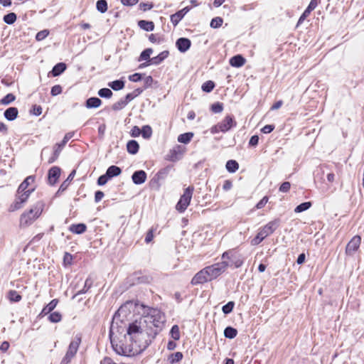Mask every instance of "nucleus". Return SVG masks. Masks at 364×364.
Listing matches in <instances>:
<instances>
[{"mask_svg": "<svg viewBox=\"0 0 364 364\" xmlns=\"http://www.w3.org/2000/svg\"><path fill=\"white\" fill-rule=\"evenodd\" d=\"M141 306L144 309L143 323L151 331V332L146 331V334H158L161 331L166 321L164 314L158 309L150 308L144 305H141Z\"/></svg>", "mask_w": 364, "mask_h": 364, "instance_id": "nucleus-1", "label": "nucleus"}, {"mask_svg": "<svg viewBox=\"0 0 364 364\" xmlns=\"http://www.w3.org/2000/svg\"><path fill=\"white\" fill-rule=\"evenodd\" d=\"M119 327L117 323L114 324V322L112 323L110 329H109V338L112 344V347L113 350L118 354L121 355H126L127 353V348L124 347L123 344L119 341L118 334L122 333L124 332V329L120 332Z\"/></svg>", "mask_w": 364, "mask_h": 364, "instance_id": "nucleus-2", "label": "nucleus"}, {"mask_svg": "<svg viewBox=\"0 0 364 364\" xmlns=\"http://www.w3.org/2000/svg\"><path fill=\"white\" fill-rule=\"evenodd\" d=\"M280 220L279 219H275L269 222L267 225L263 226L259 230L255 237H254L251 240L252 245H259L264 239H265L267 236L272 234L279 226Z\"/></svg>", "mask_w": 364, "mask_h": 364, "instance_id": "nucleus-3", "label": "nucleus"}, {"mask_svg": "<svg viewBox=\"0 0 364 364\" xmlns=\"http://www.w3.org/2000/svg\"><path fill=\"white\" fill-rule=\"evenodd\" d=\"M43 211V204L37 203L28 211L24 212L20 218V225L23 227H27L31 225L41 214Z\"/></svg>", "mask_w": 364, "mask_h": 364, "instance_id": "nucleus-4", "label": "nucleus"}, {"mask_svg": "<svg viewBox=\"0 0 364 364\" xmlns=\"http://www.w3.org/2000/svg\"><path fill=\"white\" fill-rule=\"evenodd\" d=\"M144 323L142 318L139 321L136 320L134 322L129 323L127 328V334L130 339L135 343L144 336Z\"/></svg>", "mask_w": 364, "mask_h": 364, "instance_id": "nucleus-5", "label": "nucleus"}, {"mask_svg": "<svg viewBox=\"0 0 364 364\" xmlns=\"http://www.w3.org/2000/svg\"><path fill=\"white\" fill-rule=\"evenodd\" d=\"M237 126V122L234 117L231 115L226 116L220 122L213 126L210 129L212 134H217L219 132H227L231 128Z\"/></svg>", "mask_w": 364, "mask_h": 364, "instance_id": "nucleus-6", "label": "nucleus"}, {"mask_svg": "<svg viewBox=\"0 0 364 364\" xmlns=\"http://www.w3.org/2000/svg\"><path fill=\"white\" fill-rule=\"evenodd\" d=\"M229 265L230 263L228 261H222L205 267L210 281L216 279L225 272Z\"/></svg>", "mask_w": 364, "mask_h": 364, "instance_id": "nucleus-7", "label": "nucleus"}, {"mask_svg": "<svg viewBox=\"0 0 364 364\" xmlns=\"http://www.w3.org/2000/svg\"><path fill=\"white\" fill-rule=\"evenodd\" d=\"M222 261H228L230 263L229 267L235 268L240 267L244 263L242 257L233 250H229L223 253Z\"/></svg>", "mask_w": 364, "mask_h": 364, "instance_id": "nucleus-8", "label": "nucleus"}, {"mask_svg": "<svg viewBox=\"0 0 364 364\" xmlns=\"http://www.w3.org/2000/svg\"><path fill=\"white\" fill-rule=\"evenodd\" d=\"M81 343V337L76 336L74 339L70 342L68 349L65 355L63 358L60 364H68L73 358L75 355L79 346Z\"/></svg>", "mask_w": 364, "mask_h": 364, "instance_id": "nucleus-9", "label": "nucleus"}, {"mask_svg": "<svg viewBox=\"0 0 364 364\" xmlns=\"http://www.w3.org/2000/svg\"><path fill=\"white\" fill-rule=\"evenodd\" d=\"M194 188L193 186H188L184 190L183 194L181 196L176 208L180 213L184 212L190 204L192 198Z\"/></svg>", "mask_w": 364, "mask_h": 364, "instance_id": "nucleus-10", "label": "nucleus"}, {"mask_svg": "<svg viewBox=\"0 0 364 364\" xmlns=\"http://www.w3.org/2000/svg\"><path fill=\"white\" fill-rule=\"evenodd\" d=\"M33 190L34 188H31L22 191L21 193L17 192L14 202L9 207V211L13 212L21 208Z\"/></svg>", "mask_w": 364, "mask_h": 364, "instance_id": "nucleus-11", "label": "nucleus"}, {"mask_svg": "<svg viewBox=\"0 0 364 364\" xmlns=\"http://www.w3.org/2000/svg\"><path fill=\"white\" fill-rule=\"evenodd\" d=\"M361 243V237L359 235L354 236L347 244L346 253L348 255L353 256L360 247Z\"/></svg>", "mask_w": 364, "mask_h": 364, "instance_id": "nucleus-12", "label": "nucleus"}, {"mask_svg": "<svg viewBox=\"0 0 364 364\" xmlns=\"http://www.w3.org/2000/svg\"><path fill=\"white\" fill-rule=\"evenodd\" d=\"M210 281L208 275L207 274V271L205 268L199 271L191 279V284L198 285Z\"/></svg>", "mask_w": 364, "mask_h": 364, "instance_id": "nucleus-13", "label": "nucleus"}, {"mask_svg": "<svg viewBox=\"0 0 364 364\" xmlns=\"http://www.w3.org/2000/svg\"><path fill=\"white\" fill-rule=\"evenodd\" d=\"M60 168L58 166H53L48 171V181L50 185H54L60 176Z\"/></svg>", "mask_w": 364, "mask_h": 364, "instance_id": "nucleus-14", "label": "nucleus"}, {"mask_svg": "<svg viewBox=\"0 0 364 364\" xmlns=\"http://www.w3.org/2000/svg\"><path fill=\"white\" fill-rule=\"evenodd\" d=\"M146 173L143 170L136 171L132 176V181L136 185L144 183L146 180Z\"/></svg>", "mask_w": 364, "mask_h": 364, "instance_id": "nucleus-15", "label": "nucleus"}, {"mask_svg": "<svg viewBox=\"0 0 364 364\" xmlns=\"http://www.w3.org/2000/svg\"><path fill=\"white\" fill-rule=\"evenodd\" d=\"M176 46L180 52L185 53L190 48L191 41L186 38H179L176 42Z\"/></svg>", "mask_w": 364, "mask_h": 364, "instance_id": "nucleus-16", "label": "nucleus"}, {"mask_svg": "<svg viewBox=\"0 0 364 364\" xmlns=\"http://www.w3.org/2000/svg\"><path fill=\"white\" fill-rule=\"evenodd\" d=\"M328 171V166L326 165H321L318 166L314 172V181H324V176H326V172Z\"/></svg>", "mask_w": 364, "mask_h": 364, "instance_id": "nucleus-17", "label": "nucleus"}, {"mask_svg": "<svg viewBox=\"0 0 364 364\" xmlns=\"http://www.w3.org/2000/svg\"><path fill=\"white\" fill-rule=\"evenodd\" d=\"M93 279L91 278V277H88L85 282V284H84V287L82 289L80 290H78L73 296V299H74L75 298H76L78 295H80V294H85L86 292H87L89 291V289L92 287V284H93Z\"/></svg>", "mask_w": 364, "mask_h": 364, "instance_id": "nucleus-18", "label": "nucleus"}, {"mask_svg": "<svg viewBox=\"0 0 364 364\" xmlns=\"http://www.w3.org/2000/svg\"><path fill=\"white\" fill-rule=\"evenodd\" d=\"M18 114V109L14 107H11L4 111V115L7 120L13 121L17 117Z\"/></svg>", "mask_w": 364, "mask_h": 364, "instance_id": "nucleus-19", "label": "nucleus"}, {"mask_svg": "<svg viewBox=\"0 0 364 364\" xmlns=\"http://www.w3.org/2000/svg\"><path fill=\"white\" fill-rule=\"evenodd\" d=\"M102 105V100L96 97L88 98L85 102V107L87 109L97 108Z\"/></svg>", "mask_w": 364, "mask_h": 364, "instance_id": "nucleus-20", "label": "nucleus"}, {"mask_svg": "<svg viewBox=\"0 0 364 364\" xmlns=\"http://www.w3.org/2000/svg\"><path fill=\"white\" fill-rule=\"evenodd\" d=\"M245 63V59L241 55H236L230 59V64L235 68L242 67Z\"/></svg>", "mask_w": 364, "mask_h": 364, "instance_id": "nucleus-21", "label": "nucleus"}, {"mask_svg": "<svg viewBox=\"0 0 364 364\" xmlns=\"http://www.w3.org/2000/svg\"><path fill=\"white\" fill-rule=\"evenodd\" d=\"M87 230V226L84 223L73 224L69 227V230L75 234H82Z\"/></svg>", "mask_w": 364, "mask_h": 364, "instance_id": "nucleus-22", "label": "nucleus"}, {"mask_svg": "<svg viewBox=\"0 0 364 364\" xmlns=\"http://www.w3.org/2000/svg\"><path fill=\"white\" fill-rule=\"evenodd\" d=\"M74 136V132H68L67 133L64 137H63V141L59 143V144H56L54 147H53V149L55 150H58L59 153L60 154L62 149L64 148V146H65V144H67V142L72 138Z\"/></svg>", "mask_w": 364, "mask_h": 364, "instance_id": "nucleus-23", "label": "nucleus"}, {"mask_svg": "<svg viewBox=\"0 0 364 364\" xmlns=\"http://www.w3.org/2000/svg\"><path fill=\"white\" fill-rule=\"evenodd\" d=\"M168 54L169 53L168 50L162 51L157 56H155L149 59V62H151V63L153 65H159L168 56Z\"/></svg>", "mask_w": 364, "mask_h": 364, "instance_id": "nucleus-24", "label": "nucleus"}, {"mask_svg": "<svg viewBox=\"0 0 364 364\" xmlns=\"http://www.w3.org/2000/svg\"><path fill=\"white\" fill-rule=\"evenodd\" d=\"M66 64L64 63H58L53 68L50 73L52 76L57 77L61 75L66 70Z\"/></svg>", "mask_w": 364, "mask_h": 364, "instance_id": "nucleus-25", "label": "nucleus"}, {"mask_svg": "<svg viewBox=\"0 0 364 364\" xmlns=\"http://www.w3.org/2000/svg\"><path fill=\"white\" fill-rule=\"evenodd\" d=\"M35 181V177L33 176H28L18 186V193H21L22 191H24L26 190H28V186L33 183Z\"/></svg>", "mask_w": 364, "mask_h": 364, "instance_id": "nucleus-26", "label": "nucleus"}, {"mask_svg": "<svg viewBox=\"0 0 364 364\" xmlns=\"http://www.w3.org/2000/svg\"><path fill=\"white\" fill-rule=\"evenodd\" d=\"M139 149V145L136 140H129L127 144V150L131 154H136Z\"/></svg>", "mask_w": 364, "mask_h": 364, "instance_id": "nucleus-27", "label": "nucleus"}, {"mask_svg": "<svg viewBox=\"0 0 364 364\" xmlns=\"http://www.w3.org/2000/svg\"><path fill=\"white\" fill-rule=\"evenodd\" d=\"M183 150L181 146H177L170 151V160L175 161L179 159L178 155L182 156Z\"/></svg>", "mask_w": 364, "mask_h": 364, "instance_id": "nucleus-28", "label": "nucleus"}, {"mask_svg": "<svg viewBox=\"0 0 364 364\" xmlns=\"http://www.w3.org/2000/svg\"><path fill=\"white\" fill-rule=\"evenodd\" d=\"M58 303V299H53L49 304L43 307L41 312V315H46L51 313V311L56 307Z\"/></svg>", "mask_w": 364, "mask_h": 364, "instance_id": "nucleus-29", "label": "nucleus"}, {"mask_svg": "<svg viewBox=\"0 0 364 364\" xmlns=\"http://www.w3.org/2000/svg\"><path fill=\"white\" fill-rule=\"evenodd\" d=\"M121 173H122L121 168L114 165L109 166L106 171V173H107V176L109 177V178L117 176L120 175Z\"/></svg>", "mask_w": 364, "mask_h": 364, "instance_id": "nucleus-30", "label": "nucleus"}, {"mask_svg": "<svg viewBox=\"0 0 364 364\" xmlns=\"http://www.w3.org/2000/svg\"><path fill=\"white\" fill-rule=\"evenodd\" d=\"M139 26L146 31H151L154 29V24L152 21L141 20L138 22Z\"/></svg>", "mask_w": 364, "mask_h": 364, "instance_id": "nucleus-31", "label": "nucleus"}, {"mask_svg": "<svg viewBox=\"0 0 364 364\" xmlns=\"http://www.w3.org/2000/svg\"><path fill=\"white\" fill-rule=\"evenodd\" d=\"M75 175V170H73L69 174V176L67 178V179L62 183V184L60 185V188H59V189L58 191V193L63 192L64 191H65L67 189L68 186H69L70 181H71L73 179Z\"/></svg>", "mask_w": 364, "mask_h": 364, "instance_id": "nucleus-32", "label": "nucleus"}, {"mask_svg": "<svg viewBox=\"0 0 364 364\" xmlns=\"http://www.w3.org/2000/svg\"><path fill=\"white\" fill-rule=\"evenodd\" d=\"M108 86L112 90L118 91L122 90L124 87V81L122 80H117L108 83Z\"/></svg>", "mask_w": 364, "mask_h": 364, "instance_id": "nucleus-33", "label": "nucleus"}, {"mask_svg": "<svg viewBox=\"0 0 364 364\" xmlns=\"http://www.w3.org/2000/svg\"><path fill=\"white\" fill-rule=\"evenodd\" d=\"M237 331L232 326H228L224 330V336L227 338L232 339L236 337Z\"/></svg>", "mask_w": 364, "mask_h": 364, "instance_id": "nucleus-34", "label": "nucleus"}, {"mask_svg": "<svg viewBox=\"0 0 364 364\" xmlns=\"http://www.w3.org/2000/svg\"><path fill=\"white\" fill-rule=\"evenodd\" d=\"M226 169L230 173H235L239 168V164L235 160H229L225 165Z\"/></svg>", "mask_w": 364, "mask_h": 364, "instance_id": "nucleus-35", "label": "nucleus"}, {"mask_svg": "<svg viewBox=\"0 0 364 364\" xmlns=\"http://www.w3.org/2000/svg\"><path fill=\"white\" fill-rule=\"evenodd\" d=\"M193 136V134L192 132H186L184 134H181L178 136V141L181 143L188 144L191 141Z\"/></svg>", "mask_w": 364, "mask_h": 364, "instance_id": "nucleus-36", "label": "nucleus"}, {"mask_svg": "<svg viewBox=\"0 0 364 364\" xmlns=\"http://www.w3.org/2000/svg\"><path fill=\"white\" fill-rule=\"evenodd\" d=\"M7 297L11 302H18L21 300V296L15 290H10Z\"/></svg>", "mask_w": 364, "mask_h": 364, "instance_id": "nucleus-37", "label": "nucleus"}, {"mask_svg": "<svg viewBox=\"0 0 364 364\" xmlns=\"http://www.w3.org/2000/svg\"><path fill=\"white\" fill-rule=\"evenodd\" d=\"M183 355L181 352H176L171 354L168 360L171 364H174L181 361L183 359Z\"/></svg>", "mask_w": 364, "mask_h": 364, "instance_id": "nucleus-38", "label": "nucleus"}, {"mask_svg": "<svg viewBox=\"0 0 364 364\" xmlns=\"http://www.w3.org/2000/svg\"><path fill=\"white\" fill-rule=\"evenodd\" d=\"M141 134L144 139H149L152 135V129L149 125H144L141 129Z\"/></svg>", "mask_w": 364, "mask_h": 364, "instance_id": "nucleus-39", "label": "nucleus"}, {"mask_svg": "<svg viewBox=\"0 0 364 364\" xmlns=\"http://www.w3.org/2000/svg\"><path fill=\"white\" fill-rule=\"evenodd\" d=\"M183 17L184 16L183 15L182 12H180L178 11L171 16V22L173 23L174 26H176Z\"/></svg>", "mask_w": 364, "mask_h": 364, "instance_id": "nucleus-40", "label": "nucleus"}, {"mask_svg": "<svg viewBox=\"0 0 364 364\" xmlns=\"http://www.w3.org/2000/svg\"><path fill=\"white\" fill-rule=\"evenodd\" d=\"M16 18V14L15 13L11 12L5 15L3 18V20L4 23H6V24L11 25L15 23Z\"/></svg>", "mask_w": 364, "mask_h": 364, "instance_id": "nucleus-41", "label": "nucleus"}, {"mask_svg": "<svg viewBox=\"0 0 364 364\" xmlns=\"http://www.w3.org/2000/svg\"><path fill=\"white\" fill-rule=\"evenodd\" d=\"M96 8L98 11L104 14L107 10V2L106 0H98L96 3Z\"/></svg>", "mask_w": 364, "mask_h": 364, "instance_id": "nucleus-42", "label": "nucleus"}, {"mask_svg": "<svg viewBox=\"0 0 364 364\" xmlns=\"http://www.w3.org/2000/svg\"><path fill=\"white\" fill-rule=\"evenodd\" d=\"M152 53H153V50L151 48H146V49L144 50L139 55V61L149 60V59H151L150 55Z\"/></svg>", "mask_w": 364, "mask_h": 364, "instance_id": "nucleus-43", "label": "nucleus"}, {"mask_svg": "<svg viewBox=\"0 0 364 364\" xmlns=\"http://www.w3.org/2000/svg\"><path fill=\"white\" fill-rule=\"evenodd\" d=\"M312 205V203L311 202H304V203H301V204H299V205H297L295 209H294V212L295 213H301L303 211H305L306 210H308L309 208H310Z\"/></svg>", "mask_w": 364, "mask_h": 364, "instance_id": "nucleus-44", "label": "nucleus"}, {"mask_svg": "<svg viewBox=\"0 0 364 364\" xmlns=\"http://www.w3.org/2000/svg\"><path fill=\"white\" fill-rule=\"evenodd\" d=\"M170 335L174 341L180 339L179 327L177 325H173L170 331Z\"/></svg>", "mask_w": 364, "mask_h": 364, "instance_id": "nucleus-45", "label": "nucleus"}, {"mask_svg": "<svg viewBox=\"0 0 364 364\" xmlns=\"http://www.w3.org/2000/svg\"><path fill=\"white\" fill-rule=\"evenodd\" d=\"M214 87L215 83L211 80L205 82L201 87L202 90L205 92H210L214 89Z\"/></svg>", "mask_w": 364, "mask_h": 364, "instance_id": "nucleus-46", "label": "nucleus"}, {"mask_svg": "<svg viewBox=\"0 0 364 364\" xmlns=\"http://www.w3.org/2000/svg\"><path fill=\"white\" fill-rule=\"evenodd\" d=\"M112 92L109 88H102L98 91V95L100 97L110 98L112 96Z\"/></svg>", "mask_w": 364, "mask_h": 364, "instance_id": "nucleus-47", "label": "nucleus"}, {"mask_svg": "<svg viewBox=\"0 0 364 364\" xmlns=\"http://www.w3.org/2000/svg\"><path fill=\"white\" fill-rule=\"evenodd\" d=\"M15 99L16 97L13 94L9 93L0 100V103L6 105L14 102Z\"/></svg>", "mask_w": 364, "mask_h": 364, "instance_id": "nucleus-48", "label": "nucleus"}, {"mask_svg": "<svg viewBox=\"0 0 364 364\" xmlns=\"http://www.w3.org/2000/svg\"><path fill=\"white\" fill-rule=\"evenodd\" d=\"M62 319V316L59 312L55 311L50 313L48 316V320L52 323H58Z\"/></svg>", "mask_w": 364, "mask_h": 364, "instance_id": "nucleus-49", "label": "nucleus"}, {"mask_svg": "<svg viewBox=\"0 0 364 364\" xmlns=\"http://www.w3.org/2000/svg\"><path fill=\"white\" fill-rule=\"evenodd\" d=\"M234 306H235V302L232 301H229L222 307V311H223V314H229L230 313H231L232 311Z\"/></svg>", "mask_w": 364, "mask_h": 364, "instance_id": "nucleus-50", "label": "nucleus"}, {"mask_svg": "<svg viewBox=\"0 0 364 364\" xmlns=\"http://www.w3.org/2000/svg\"><path fill=\"white\" fill-rule=\"evenodd\" d=\"M223 20L221 17L213 18L210 21V27L213 28H219L222 26Z\"/></svg>", "mask_w": 364, "mask_h": 364, "instance_id": "nucleus-51", "label": "nucleus"}, {"mask_svg": "<svg viewBox=\"0 0 364 364\" xmlns=\"http://www.w3.org/2000/svg\"><path fill=\"white\" fill-rule=\"evenodd\" d=\"M210 109L214 113H220L223 110V105L221 102H215L211 105Z\"/></svg>", "mask_w": 364, "mask_h": 364, "instance_id": "nucleus-52", "label": "nucleus"}, {"mask_svg": "<svg viewBox=\"0 0 364 364\" xmlns=\"http://www.w3.org/2000/svg\"><path fill=\"white\" fill-rule=\"evenodd\" d=\"M126 105H127V104L125 103L124 100L121 99L118 102L113 104L112 109L113 110H119V109H122L123 107H124Z\"/></svg>", "mask_w": 364, "mask_h": 364, "instance_id": "nucleus-53", "label": "nucleus"}, {"mask_svg": "<svg viewBox=\"0 0 364 364\" xmlns=\"http://www.w3.org/2000/svg\"><path fill=\"white\" fill-rule=\"evenodd\" d=\"M109 179H110L109 177H108L105 173V174H103L98 178L97 184L99 186H104L107 183Z\"/></svg>", "mask_w": 364, "mask_h": 364, "instance_id": "nucleus-54", "label": "nucleus"}, {"mask_svg": "<svg viewBox=\"0 0 364 364\" xmlns=\"http://www.w3.org/2000/svg\"><path fill=\"white\" fill-rule=\"evenodd\" d=\"M73 262V255L68 252H65L63 257V263L66 265H70Z\"/></svg>", "mask_w": 364, "mask_h": 364, "instance_id": "nucleus-55", "label": "nucleus"}, {"mask_svg": "<svg viewBox=\"0 0 364 364\" xmlns=\"http://www.w3.org/2000/svg\"><path fill=\"white\" fill-rule=\"evenodd\" d=\"M62 92V87L59 85H54L51 88L50 94L52 96H56Z\"/></svg>", "mask_w": 364, "mask_h": 364, "instance_id": "nucleus-56", "label": "nucleus"}, {"mask_svg": "<svg viewBox=\"0 0 364 364\" xmlns=\"http://www.w3.org/2000/svg\"><path fill=\"white\" fill-rule=\"evenodd\" d=\"M319 2V0H311L309 6L306 9L311 13L313 10L316 9Z\"/></svg>", "mask_w": 364, "mask_h": 364, "instance_id": "nucleus-57", "label": "nucleus"}, {"mask_svg": "<svg viewBox=\"0 0 364 364\" xmlns=\"http://www.w3.org/2000/svg\"><path fill=\"white\" fill-rule=\"evenodd\" d=\"M48 33L49 32L47 30L39 31L36 34V38L37 41H42L48 36Z\"/></svg>", "mask_w": 364, "mask_h": 364, "instance_id": "nucleus-58", "label": "nucleus"}, {"mask_svg": "<svg viewBox=\"0 0 364 364\" xmlns=\"http://www.w3.org/2000/svg\"><path fill=\"white\" fill-rule=\"evenodd\" d=\"M291 184L289 182H284L279 187V191L282 193H287L289 191Z\"/></svg>", "mask_w": 364, "mask_h": 364, "instance_id": "nucleus-59", "label": "nucleus"}, {"mask_svg": "<svg viewBox=\"0 0 364 364\" xmlns=\"http://www.w3.org/2000/svg\"><path fill=\"white\" fill-rule=\"evenodd\" d=\"M142 75L140 73H134L129 76V80L132 82H139L141 80Z\"/></svg>", "mask_w": 364, "mask_h": 364, "instance_id": "nucleus-60", "label": "nucleus"}, {"mask_svg": "<svg viewBox=\"0 0 364 364\" xmlns=\"http://www.w3.org/2000/svg\"><path fill=\"white\" fill-rule=\"evenodd\" d=\"M168 171L169 169L168 168L160 170L156 174L158 179H164L168 174Z\"/></svg>", "mask_w": 364, "mask_h": 364, "instance_id": "nucleus-61", "label": "nucleus"}, {"mask_svg": "<svg viewBox=\"0 0 364 364\" xmlns=\"http://www.w3.org/2000/svg\"><path fill=\"white\" fill-rule=\"evenodd\" d=\"M275 127L273 124H267L265 125L262 129H261L262 132L264 134H269L272 132L274 129Z\"/></svg>", "mask_w": 364, "mask_h": 364, "instance_id": "nucleus-62", "label": "nucleus"}, {"mask_svg": "<svg viewBox=\"0 0 364 364\" xmlns=\"http://www.w3.org/2000/svg\"><path fill=\"white\" fill-rule=\"evenodd\" d=\"M149 40L153 43H160L161 38L157 34H151L149 37Z\"/></svg>", "mask_w": 364, "mask_h": 364, "instance_id": "nucleus-63", "label": "nucleus"}, {"mask_svg": "<svg viewBox=\"0 0 364 364\" xmlns=\"http://www.w3.org/2000/svg\"><path fill=\"white\" fill-rule=\"evenodd\" d=\"M141 134V129L137 126H134L131 129V136L133 137H137Z\"/></svg>", "mask_w": 364, "mask_h": 364, "instance_id": "nucleus-64", "label": "nucleus"}]
</instances>
